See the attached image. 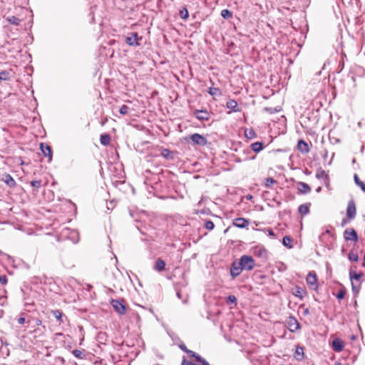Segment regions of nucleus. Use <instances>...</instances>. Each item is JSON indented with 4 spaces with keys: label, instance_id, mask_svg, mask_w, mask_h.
I'll list each match as a JSON object with an SVG mask.
<instances>
[{
    "label": "nucleus",
    "instance_id": "nucleus-59",
    "mask_svg": "<svg viewBox=\"0 0 365 365\" xmlns=\"http://www.w3.org/2000/svg\"><path fill=\"white\" fill-rule=\"evenodd\" d=\"M1 254H2V252L0 250V255H1Z\"/></svg>",
    "mask_w": 365,
    "mask_h": 365
},
{
    "label": "nucleus",
    "instance_id": "nucleus-5",
    "mask_svg": "<svg viewBox=\"0 0 365 365\" xmlns=\"http://www.w3.org/2000/svg\"><path fill=\"white\" fill-rule=\"evenodd\" d=\"M111 304L114 309L120 315L125 314V305L120 301L116 299H113L111 301Z\"/></svg>",
    "mask_w": 365,
    "mask_h": 365
},
{
    "label": "nucleus",
    "instance_id": "nucleus-21",
    "mask_svg": "<svg viewBox=\"0 0 365 365\" xmlns=\"http://www.w3.org/2000/svg\"><path fill=\"white\" fill-rule=\"evenodd\" d=\"M51 312L59 324H61L63 322V313L58 309L53 310Z\"/></svg>",
    "mask_w": 365,
    "mask_h": 365
},
{
    "label": "nucleus",
    "instance_id": "nucleus-44",
    "mask_svg": "<svg viewBox=\"0 0 365 365\" xmlns=\"http://www.w3.org/2000/svg\"><path fill=\"white\" fill-rule=\"evenodd\" d=\"M73 354L76 357L81 359V355H82V352L80 350L75 349V350L73 351Z\"/></svg>",
    "mask_w": 365,
    "mask_h": 365
},
{
    "label": "nucleus",
    "instance_id": "nucleus-41",
    "mask_svg": "<svg viewBox=\"0 0 365 365\" xmlns=\"http://www.w3.org/2000/svg\"><path fill=\"white\" fill-rule=\"evenodd\" d=\"M170 155V151L168 149H163L161 152V155L165 158H169Z\"/></svg>",
    "mask_w": 365,
    "mask_h": 365
},
{
    "label": "nucleus",
    "instance_id": "nucleus-25",
    "mask_svg": "<svg viewBox=\"0 0 365 365\" xmlns=\"http://www.w3.org/2000/svg\"><path fill=\"white\" fill-rule=\"evenodd\" d=\"M4 182L9 186L14 187L16 185L15 180L10 175H6L5 176Z\"/></svg>",
    "mask_w": 365,
    "mask_h": 365
},
{
    "label": "nucleus",
    "instance_id": "nucleus-18",
    "mask_svg": "<svg viewBox=\"0 0 365 365\" xmlns=\"http://www.w3.org/2000/svg\"><path fill=\"white\" fill-rule=\"evenodd\" d=\"M361 273H356V272H354L352 270L349 272V277L351 282H353V280H355L356 283L357 282L358 283L360 282L359 280L361 277Z\"/></svg>",
    "mask_w": 365,
    "mask_h": 365
},
{
    "label": "nucleus",
    "instance_id": "nucleus-14",
    "mask_svg": "<svg viewBox=\"0 0 365 365\" xmlns=\"http://www.w3.org/2000/svg\"><path fill=\"white\" fill-rule=\"evenodd\" d=\"M298 190L302 194H307L311 191V187L308 184L303 182H299L298 183Z\"/></svg>",
    "mask_w": 365,
    "mask_h": 365
},
{
    "label": "nucleus",
    "instance_id": "nucleus-32",
    "mask_svg": "<svg viewBox=\"0 0 365 365\" xmlns=\"http://www.w3.org/2000/svg\"><path fill=\"white\" fill-rule=\"evenodd\" d=\"M348 257H349V260L352 261V262H357L359 259V256H358L357 253L354 252H349Z\"/></svg>",
    "mask_w": 365,
    "mask_h": 365
},
{
    "label": "nucleus",
    "instance_id": "nucleus-56",
    "mask_svg": "<svg viewBox=\"0 0 365 365\" xmlns=\"http://www.w3.org/2000/svg\"><path fill=\"white\" fill-rule=\"evenodd\" d=\"M187 298H186V299H185L182 301V302L185 304V303H187Z\"/></svg>",
    "mask_w": 365,
    "mask_h": 365
},
{
    "label": "nucleus",
    "instance_id": "nucleus-45",
    "mask_svg": "<svg viewBox=\"0 0 365 365\" xmlns=\"http://www.w3.org/2000/svg\"><path fill=\"white\" fill-rule=\"evenodd\" d=\"M7 277L6 275H0V283L6 284L7 283Z\"/></svg>",
    "mask_w": 365,
    "mask_h": 365
},
{
    "label": "nucleus",
    "instance_id": "nucleus-58",
    "mask_svg": "<svg viewBox=\"0 0 365 365\" xmlns=\"http://www.w3.org/2000/svg\"><path fill=\"white\" fill-rule=\"evenodd\" d=\"M320 190H321V187H319V188L317 190V192H319Z\"/></svg>",
    "mask_w": 365,
    "mask_h": 365
},
{
    "label": "nucleus",
    "instance_id": "nucleus-8",
    "mask_svg": "<svg viewBox=\"0 0 365 365\" xmlns=\"http://www.w3.org/2000/svg\"><path fill=\"white\" fill-rule=\"evenodd\" d=\"M344 238L346 240H351L356 242L358 240V236L356 231L353 229L349 230H346L344 232Z\"/></svg>",
    "mask_w": 365,
    "mask_h": 365
},
{
    "label": "nucleus",
    "instance_id": "nucleus-17",
    "mask_svg": "<svg viewBox=\"0 0 365 365\" xmlns=\"http://www.w3.org/2000/svg\"><path fill=\"white\" fill-rule=\"evenodd\" d=\"M165 262L163 259H158L155 263L154 268L155 270L161 272L165 269Z\"/></svg>",
    "mask_w": 365,
    "mask_h": 365
},
{
    "label": "nucleus",
    "instance_id": "nucleus-46",
    "mask_svg": "<svg viewBox=\"0 0 365 365\" xmlns=\"http://www.w3.org/2000/svg\"><path fill=\"white\" fill-rule=\"evenodd\" d=\"M344 296H345V292H344V291H343V290H340V291L338 292V294H337V295H336V297H337L339 299H344Z\"/></svg>",
    "mask_w": 365,
    "mask_h": 365
},
{
    "label": "nucleus",
    "instance_id": "nucleus-36",
    "mask_svg": "<svg viewBox=\"0 0 365 365\" xmlns=\"http://www.w3.org/2000/svg\"><path fill=\"white\" fill-rule=\"evenodd\" d=\"M214 227H215L214 223L211 220H207L205 223V227L207 230H212L214 229Z\"/></svg>",
    "mask_w": 365,
    "mask_h": 365
},
{
    "label": "nucleus",
    "instance_id": "nucleus-48",
    "mask_svg": "<svg viewBox=\"0 0 365 365\" xmlns=\"http://www.w3.org/2000/svg\"><path fill=\"white\" fill-rule=\"evenodd\" d=\"M264 110L269 113H274L278 111L276 108H265Z\"/></svg>",
    "mask_w": 365,
    "mask_h": 365
},
{
    "label": "nucleus",
    "instance_id": "nucleus-4",
    "mask_svg": "<svg viewBox=\"0 0 365 365\" xmlns=\"http://www.w3.org/2000/svg\"><path fill=\"white\" fill-rule=\"evenodd\" d=\"M125 42L129 46H139L138 43V35L137 33H130L125 38Z\"/></svg>",
    "mask_w": 365,
    "mask_h": 365
},
{
    "label": "nucleus",
    "instance_id": "nucleus-53",
    "mask_svg": "<svg viewBox=\"0 0 365 365\" xmlns=\"http://www.w3.org/2000/svg\"><path fill=\"white\" fill-rule=\"evenodd\" d=\"M177 297L179 298V299H181V294L180 292H177Z\"/></svg>",
    "mask_w": 365,
    "mask_h": 365
},
{
    "label": "nucleus",
    "instance_id": "nucleus-10",
    "mask_svg": "<svg viewBox=\"0 0 365 365\" xmlns=\"http://www.w3.org/2000/svg\"><path fill=\"white\" fill-rule=\"evenodd\" d=\"M40 148L44 156H48L49 158L48 160L51 161L52 159V153L50 146L44 143H41Z\"/></svg>",
    "mask_w": 365,
    "mask_h": 365
},
{
    "label": "nucleus",
    "instance_id": "nucleus-6",
    "mask_svg": "<svg viewBox=\"0 0 365 365\" xmlns=\"http://www.w3.org/2000/svg\"><path fill=\"white\" fill-rule=\"evenodd\" d=\"M356 214V209L355 203L353 200L349 202L346 209V215L349 219L355 217Z\"/></svg>",
    "mask_w": 365,
    "mask_h": 365
},
{
    "label": "nucleus",
    "instance_id": "nucleus-13",
    "mask_svg": "<svg viewBox=\"0 0 365 365\" xmlns=\"http://www.w3.org/2000/svg\"><path fill=\"white\" fill-rule=\"evenodd\" d=\"M332 346L335 351L339 352L344 348V342L339 339H335L332 342Z\"/></svg>",
    "mask_w": 365,
    "mask_h": 365
},
{
    "label": "nucleus",
    "instance_id": "nucleus-31",
    "mask_svg": "<svg viewBox=\"0 0 365 365\" xmlns=\"http://www.w3.org/2000/svg\"><path fill=\"white\" fill-rule=\"evenodd\" d=\"M295 296L297 297H299L300 299H302L304 294V291L303 289L300 287H296V291L294 293Z\"/></svg>",
    "mask_w": 365,
    "mask_h": 365
},
{
    "label": "nucleus",
    "instance_id": "nucleus-35",
    "mask_svg": "<svg viewBox=\"0 0 365 365\" xmlns=\"http://www.w3.org/2000/svg\"><path fill=\"white\" fill-rule=\"evenodd\" d=\"M180 14L182 19H186L189 16L188 11L185 8H183L182 10L180 11Z\"/></svg>",
    "mask_w": 365,
    "mask_h": 365
},
{
    "label": "nucleus",
    "instance_id": "nucleus-2",
    "mask_svg": "<svg viewBox=\"0 0 365 365\" xmlns=\"http://www.w3.org/2000/svg\"><path fill=\"white\" fill-rule=\"evenodd\" d=\"M243 270L240 261H234L230 267V274L232 279H235L239 276Z\"/></svg>",
    "mask_w": 365,
    "mask_h": 365
},
{
    "label": "nucleus",
    "instance_id": "nucleus-50",
    "mask_svg": "<svg viewBox=\"0 0 365 365\" xmlns=\"http://www.w3.org/2000/svg\"><path fill=\"white\" fill-rule=\"evenodd\" d=\"M18 323L20 324H23L25 322V318L24 317H19L18 319Z\"/></svg>",
    "mask_w": 365,
    "mask_h": 365
},
{
    "label": "nucleus",
    "instance_id": "nucleus-9",
    "mask_svg": "<svg viewBox=\"0 0 365 365\" xmlns=\"http://www.w3.org/2000/svg\"><path fill=\"white\" fill-rule=\"evenodd\" d=\"M298 150L304 154H307L310 151L309 145L303 140H299L297 143Z\"/></svg>",
    "mask_w": 365,
    "mask_h": 365
},
{
    "label": "nucleus",
    "instance_id": "nucleus-39",
    "mask_svg": "<svg viewBox=\"0 0 365 365\" xmlns=\"http://www.w3.org/2000/svg\"><path fill=\"white\" fill-rule=\"evenodd\" d=\"M227 302L230 304H236L237 298L234 295H230L227 297Z\"/></svg>",
    "mask_w": 365,
    "mask_h": 365
},
{
    "label": "nucleus",
    "instance_id": "nucleus-26",
    "mask_svg": "<svg viewBox=\"0 0 365 365\" xmlns=\"http://www.w3.org/2000/svg\"><path fill=\"white\" fill-rule=\"evenodd\" d=\"M6 20L13 25L18 26L20 24V19L14 16L7 17Z\"/></svg>",
    "mask_w": 365,
    "mask_h": 365
},
{
    "label": "nucleus",
    "instance_id": "nucleus-19",
    "mask_svg": "<svg viewBox=\"0 0 365 365\" xmlns=\"http://www.w3.org/2000/svg\"><path fill=\"white\" fill-rule=\"evenodd\" d=\"M250 148L254 152L259 153L263 149V145L260 142H255L251 144Z\"/></svg>",
    "mask_w": 365,
    "mask_h": 365
},
{
    "label": "nucleus",
    "instance_id": "nucleus-54",
    "mask_svg": "<svg viewBox=\"0 0 365 365\" xmlns=\"http://www.w3.org/2000/svg\"><path fill=\"white\" fill-rule=\"evenodd\" d=\"M269 235H272V236L274 235V232L272 230H269Z\"/></svg>",
    "mask_w": 365,
    "mask_h": 365
},
{
    "label": "nucleus",
    "instance_id": "nucleus-28",
    "mask_svg": "<svg viewBox=\"0 0 365 365\" xmlns=\"http://www.w3.org/2000/svg\"><path fill=\"white\" fill-rule=\"evenodd\" d=\"M221 16L224 19H228L232 16V13L228 9H223L221 11Z\"/></svg>",
    "mask_w": 365,
    "mask_h": 365
},
{
    "label": "nucleus",
    "instance_id": "nucleus-49",
    "mask_svg": "<svg viewBox=\"0 0 365 365\" xmlns=\"http://www.w3.org/2000/svg\"><path fill=\"white\" fill-rule=\"evenodd\" d=\"M180 348L186 353H187V351L190 350L186 347L185 344L180 345Z\"/></svg>",
    "mask_w": 365,
    "mask_h": 365
},
{
    "label": "nucleus",
    "instance_id": "nucleus-40",
    "mask_svg": "<svg viewBox=\"0 0 365 365\" xmlns=\"http://www.w3.org/2000/svg\"><path fill=\"white\" fill-rule=\"evenodd\" d=\"M31 185L34 187L39 188L41 186V180H32L31 182Z\"/></svg>",
    "mask_w": 365,
    "mask_h": 365
},
{
    "label": "nucleus",
    "instance_id": "nucleus-29",
    "mask_svg": "<svg viewBox=\"0 0 365 365\" xmlns=\"http://www.w3.org/2000/svg\"><path fill=\"white\" fill-rule=\"evenodd\" d=\"M303 355H304L303 348H302V347L297 348L295 355H294L295 358L298 360L301 359H302Z\"/></svg>",
    "mask_w": 365,
    "mask_h": 365
},
{
    "label": "nucleus",
    "instance_id": "nucleus-52",
    "mask_svg": "<svg viewBox=\"0 0 365 365\" xmlns=\"http://www.w3.org/2000/svg\"><path fill=\"white\" fill-rule=\"evenodd\" d=\"M192 364H193L191 362H189V361H183V362H182V365H192Z\"/></svg>",
    "mask_w": 365,
    "mask_h": 365
},
{
    "label": "nucleus",
    "instance_id": "nucleus-1",
    "mask_svg": "<svg viewBox=\"0 0 365 365\" xmlns=\"http://www.w3.org/2000/svg\"><path fill=\"white\" fill-rule=\"evenodd\" d=\"M241 263L243 269L252 270L255 267V262L254 259L248 255H243L239 260Z\"/></svg>",
    "mask_w": 365,
    "mask_h": 365
},
{
    "label": "nucleus",
    "instance_id": "nucleus-24",
    "mask_svg": "<svg viewBox=\"0 0 365 365\" xmlns=\"http://www.w3.org/2000/svg\"><path fill=\"white\" fill-rule=\"evenodd\" d=\"M292 240L290 237L289 236H284L282 239V244L284 246L288 247V248H292Z\"/></svg>",
    "mask_w": 365,
    "mask_h": 365
},
{
    "label": "nucleus",
    "instance_id": "nucleus-51",
    "mask_svg": "<svg viewBox=\"0 0 365 365\" xmlns=\"http://www.w3.org/2000/svg\"><path fill=\"white\" fill-rule=\"evenodd\" d=\"M41 324H42V322H41V319H36L35 320V324H36V326H40V325H41Z\"/></svg>",
    "mask_w": 365,
    "mask_h": 365
},
{
    "label": "nucleus",
    "instance_id": "nucleus-43",
    "mask_svg": "<svg viewBox=\"0 0 365 365\" xmlns=\"http://www.w3.org/2000/svg\"><path fill=\"white\" fill-rule=\"evenodd\" d=\"M316 176H317V178H323L324 176H325L326 178L327 177V174H326L325 171H324V170H321L318 171V172L317 173Z\"/></svg>",
    "mask_w": 365,
    "mask_h": 365
},
{
    "label": "nucleus",
    "instance_id": "nucleus-20",
    "mask_svg": "<svg viewBox=\"0 0 365 365\" xmlns=\"http://www.w3.org/2000/svg\"><path fill=\"white\" fill-rule=\"evenodd\" d=\"M299 212L302 215H307L309 212V207L307 204H302L299 207Z\"/></svg>",
    "mask_w": 365,
    "mask_h": 365
},
{
    "label": "nucleus",
    "instance_id": "nucleus-15",
    "mask_svg": "<svg viewBox=\"0 0 365 365\" xmlns=\"http://www.w3.org/2000/svg\"><path fill=\"white\" fill-rule=\"evenodd\" d=\"M288 324H289V329L291 331H294L295 330H297L299 328V324L293 317L289 319V320L288 322Z\"/></svg>",
    "mask_w": 365,
    "mask_h": 365
},
{
    "label": "nucleus",
    "instance_id": "nucleus-22",
    "mask_svg": "<svg viewBox=\"0 0 365 365\" xmlns=\"http://www.w3.org/2000/svg\"><path fill=\"white\" fill-rule=\"evenodd\" d=\"M354 179L355 183L365 192V183L362 182L356 174H354Z\"/></svg>",
    "mask_w": 365,
    "mask_h": 365
},
{
    "label": "nucleus",
    "instance_id": "nucleus-12",
    "mask_svg": "<svg viewBox=\"0 0 365 365\" xmlns=\"http://www.w3.org/2000/svg\"><path fill=\"white\" fill-rule=\"evenodd\" d=\"M195 115L198 120H208L210 118V114L206 110H196Z\"/></svg>",
    "mask_w": 365,
    "mask_h": 365
},
{
    "label": "nucleus",
    "instance_id": "nucleus-33",
    "mask_svg": "<svg viewBox=\"0 0 365 365\" xmlns=\"http://www.w3.org/2000/svg\"><path fill=\"white\" fill-rule=\"evenodd\" d=\"M208 93L213 96L220 95V91L217 88H210Z\"/></svg>",
    "mask_w": 365,
    "mask_h": 365
},
{
    "label": "nucleus",
    "instance_id": "nucleus-38",
    "mask_svg": "<svg viewBox=\"0 0 365 365\" xmlns=\"http://www.w3.org/2000/svg\"><path fill=\"white\" fill-rule=\"evenodd\" d=\"M275 182H276V180H274L272 178H268L266 179L265 186L269 187Z\"/></svg>",
    "mask_w": 365,
    "mask_h": 365
},
{
    "label": "nucleus",
    "instance_id": "nucleus-47",
    "mask_svg": "<svg viewBox=\"0 0 365 365\" xmlns=\"http://www.w3.org/2000/svg\"><path fill=\"white\" fill-rule=\"evenodd\" d=\"M197 361L200 362L202 365H210V364L202 357H197Z\"/></svg>",
    "mask_w": 365,
    "mask_h": 365
},
{
    "label": "nucleus",
    "instance_id": "nucleus-34",
    "mask_svg": "<svg viewBox=\"0 0 365 365\" xmlns=\"http://www.w3.org/2000/svg\"><path fill=\"white\" fill-rule=\"evenodd\" d=\"M130 110V108H128V106H127L126 105H123L120 109H119V112L120 114L122 115H126L128 113Z\"/></svg>",
    "mask_w": 365,
    "mask_h": 365
},
{
    "label": "nucleus",
    "instance_id": "nucleus-55",
    "mask_svg": "<svg viewBox=\"0 0 365 365\" xmlns=\"http://www.w3.org/2000/svg\"><path fill=\"white\" fill-rule=\"evenodd\" d=\"M252 195H247V198L249 199V200L252 199Z\"/></svg>",
    "mask_w": 365,
    "mask_h": 365
},
{
    "label": "nucleus",
    "instance_id": "nucleus-27",
    "mask_svg": "<svg viewBox=\"0 0 365 365\" xmlns=\"http://www.w3.org/2000/svg\"><path fill=\"white\" fill-rule=\"evenodd\" d=\"M10 79V73L6 71H3L0 72V80L2 81H9Z\"/></svg>",
    "mask_w": 365,
    "mask_h": 365
},
{
    "label": "nucleus",
    "instance_id": "nucleus-42",
    "mask_svg": "<svg viewBox=\"0 0 365 365\" xmlns=\"http://www.w3.org/2000/svg\"><path fill=\"white\" fill-rule=\"evenodd\" d=\"M190 357H193L195 358L197 361V357H201L200 355H198L197 354H196L195 352L191 351V350H189L187 353Z\"/></svg>",
    "mask_w": 365,
    "mask_h": 365
},
{
    "label": "nucleus",
    "instance_id": "nucleus-11",
    "mask_svg": "<svg viewBox=\"0 0 365 365\" xmlns=\"http://www.w3.org/2000/svg\"><path fill=\"white\" fill-rule=\"evenodd\" d=\"M233 225L240 228H244L248 226L249 222L244 218H237L234 220Z\"/></svg>",
    "mask_w": 365,
    "mask_h": 365
},
{
    "label": "nucleus",
    "instance_id": "nucleus-7",
    "mask_svg": "<svg viewBox=\"0 0 365 365\" xmlns=\"http://www.w3.org/2000/svg\"><path fill=\"white\" fill-rule=\"evenodd\" d=\"M317 274L314 272H310L306 278L307 283L314 289H316L317 287Z\"/></svg>",
    "mask_w": 365,
    "mask_h": 365
},
{
    "label": "nucleus",
    "instance_id": "nucleus-30",
    "mask_svg": "<svg viewBox=\"0 0 365 365\" xmlns=\"http://www.w3.org/2000/svg\"><path fill=\"white\" fill-rule=\"evenodd\" d=\"M352 291L354 294H358L360 289V282H351Z\"/></svg>",
    "mask_w": 365,
    "mask_h": 365
},
{
    "label": "nucleus",
    "instance_id": "nucleus-23",
    "mask_svg": "<svg viewBox=\"0 0 365 365\" xmlns=\"http://www.w3.org/2000/svg\"><path fill=\"white\" fill-rule=\"evenodd\" d=\"M101 143L103 145H108L110 143V138L108 134H103L100 138Z\"/></svg>",
    "mask_w": 365,
    "mask_h": 365
},
{
    "label": "nucleus",
    "instance_id": "nucleus-57",
    "mask_svg": "<svg viewBox=\"0 0 365 365\" xmlns=\"http://www.w3.org/2000/svg\"><path fill=\"white\" fill-rule=\"evenodd\" d=\"M334 365H341V364L339 362H336Z\"/></svg>",
    "mask_w": 365,
    "mask_h": 365
},
{
    "label": "nucleus",
    "instance_id": "nucleus-3",
    "mask_svg": "<svg viewBox=\"0 0 365 365\" xmlns=\"http://www.w3.org/2000/svg\"><path fill=\"white\" fill-rule=\"evenodd\" d=\"M190 139L192 141L194 145H206L207 143V140L205 137L203 135L198 134V133H194L190 135Z\"/></svg>",
    "mask_w": 365,
    "mask_h": 365
},
{
    "label": "nucleus",
    "instance_id": "nucleus-37",
    "mask_svg": "<svg viewBox=\"0 0 365 365\" xmlns=\"http://www.w3.org/2000/svg\"><path fill=\"white\" fill-rule=\"evenodd\" d=\"M245 135L248 138H252L255 137L256 134L253 130L250 129L249 130H245Z\"/></svg>",
    "mask_w": 365,
    "mask_h": 365
},
{
    "label": "nucleus",
    "instance_id": "nucleus-16",
    "mask_svg": "<svg viewBox=\"0 0 365 365\" xmlns=\"http://www.w3.org/2000/svg\"><path fill=\"white\" fill-rule=\"evenodd\" d=\"M227 108L230 109L232 111H238L237 107L238 106L237 102L235 100L230 99L226 103Z\"/></svg>",
    "mask_w": 365,
    "mask_h": 365
}]
</instances>
